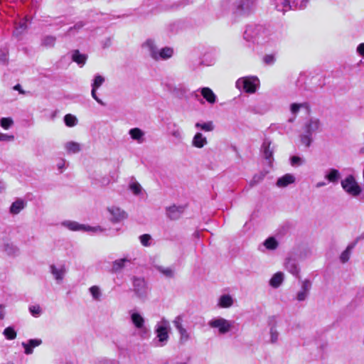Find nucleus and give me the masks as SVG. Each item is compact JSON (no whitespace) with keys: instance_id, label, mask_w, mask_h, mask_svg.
<instances>
[{"instance_id":"23","label":"nucleus","mask_w":364,"mask_h":364,"mask_svg":"<svg viewBox=\"0 0 364 364\" xmlns=\"http://www.w3.org/2000/svg\"><path fill=\"white\" fill-rule=\"evenodd\" d=\"M42 343L41 339H30L27 343H22V346L24 348V353L26 355H31L33 353V348L40 346Z\"/></svg>"},{"instance_id":"43","label":"nucleus","mask_w":364,"mask_h":364,"mask_svg":"<svg viewBox=\"0 0 364 364\" xmlns=\"http://www.w3.org/2000/svg\"><path fill=\"white\" fill-rule=\"evenodd\" d=\"M84 26V23L82 22H77L74 25V26L70 27L66 35L70 36L75 34V32H77L80 28H82Z\"/></svg>"},{"instance_id":"33","label":"nucleus","mask_w":364,"mask_h":364,"mask_svg":"<svg viewBox=\"0 0 364 364\" xmlns=\"http://www.w3.org/2000/svg\"><path fill=\"white\" fill-rule=\"evenodd\" d=\"M269 342L276 343L279 340V333L275 324L272 325L269 328Z\"/></svg>"},{"instance_id":"6","label":"nucleus","mask_w":364,"mask_h":364,"mask_svg":"<svg viewBox=\"0 0 364 364\" xmlns=\"http://www.w3.org/2000/svg\"><path fill=\"white\" fill-rule=\"evenodd\" d=\"M62 225L72 231L87 232H91L92 234L103 233L104 232L106 231V229L102 228L100 226L91 227L90 225L80 224L77 222L71 220L63 221L62 223Z\"/></svg>"},{"instance_id":"3","label":"nucleus","mask_w":364,"mask_h":364,"mask_svg":"<svg viewBox=\"0 0 364 364\" xmlns=\"http://www.w3.org/2000/svg\"><path fill=\"white\" fill-rule=\"evenodd\" d=\"M169 322L166 319L163 318L156 323L154 331L156 333L157 346L162 347L167 343L169 338Z\"/></svg>"},{"instance_id":"50","label":"nucleus","mask_w":364,"mask_h":364,"mask_svg":"<svg viewBox=\"0 0 364 364\" xmlns=\"http://www.w3.org/2000/svg\"><path fill=\"white\" fill-rule=\"evenodd\" d=\"M275 60H276L275 56L272 54L265 55L263 57V62L266 65H273L274 63Z\"/></svg>"},{"instance_id":"28","label":"nucleus","mask_w":364,"mask_h":364,"mask_svg":"<svg viewBox=\"0 0 364 364\" xmlns=\"http://www.w3.org/2000/svg\"><path fill=\"white\" fill-rule=\"evenodd\" d=\"M132 139L136 141L139 144H141L144 141V132L139 128L131 129L129 132Z\"/></svg>"},{"instance_id":"10","label":"nucleus","mask_w":364,"mask_h":364,"mask_svg":"<svg viewBox=\"0 0 364 364\" xmlns=\"http://www.w3.org/2000/svg\"><path fill=\"white\" fill-rule=\"evenodd\" d=\"M49 269L58 284L62 283L68 272V268L63 262L52 264L49 266Z\"/></svg>"},{"instance_id":"11","label":"nucleus","mask_w":364,"mask_h":364,"mask_svg":"<svg viewBox=\"0 0 364 364\" xmlns=\"http://www.w3.org/2000/svg\"><path fill=\"white\" fill-rule=\"evenodd\" d=\"M312 283L310 279H305L300 281V289L296 294V299L298 301H304L309 297L311 289Z\"/></svg>"},{"instance_id":"24","label":"nucleus","mask_w":364,"mask_h":364,"mask_svg":"<svg viewBox=\"0 0 364 364\" xmlns=\"http://www.w3.org/2000/svg\"><path fill=\"white\" fill-rule=\"evenodd\" d=\"M262 150L266 159L271 160L274 153V149L272 146V142L268 139H265L262 145Z\"/></svg>"},{"instance_id":"9","label":"nucleus","mask_w":364,"mask_h":364,"mask_svg":"<svg viewBox=\"0 0 364 364\" xmlns=\"http://www.w3.org/2000/svg\"><path fill=\"white\" fill-rule=\"evenodd\" d=\"M132 290L136 296L142 299L146 297L148 287L144 278L134 277L132 278Z\"/></svg>"},{"instance_id":"35","label":"nucleus","mask_w":364,"mask_h":364,"mask_svg":"<svg viewBox=\"0 0 364 364\" xmlns=\"http://www.w3.org/2000/svg\"><path fill=\"white\" fill-rule=\"evenodd\" d=\"M3 334L8 340H14L16 338V332L12 326L6 328L4 330Z\"/></svg>"},{"instance_id":"16","label":"nucleus","mask_w":364,"mask_h":364,"mask_svg":"<svg viewBox=\"0 0 364 364\" xmlns=\"http://www.w3.org/2000/svg\"><path fill=\"white\" fill-rule=\"evenodd\" d=\"M141 48L149 53L151 58H154L159 49L156 41L152 38L146 39L141 44Z\"/></svg>"},{"instance_id":"46","label":"nucleus","mask_w":364,"mask_h":364,"mask_svg":"<svg viewBox=\"0 0 364 364\" xmlns=\"http://www.w3.org/2000/svg\"><path fill=\"white\" fill-rule=\"evenodd\" d=\"M158 270L166 277H173V270L169 267H159Z\"/></svg>"},{"instance_id":"5","label":"nucleus","mask_w":364,"mask_h":364,"mask_svg":"<svg viewBox=\"0 0 364 364\" xmlns=\"http://www.w3.org/2000/svg\"><path fill=\"white\" fill-rule=\"evenodd\" d=\"M259 85V80L257 77L250 76L239 78L235 82V87L242 90L247 93H255Z\"/></svg>"},{"instance_id":"64","label":"nucleus","mask_w":364,"mask_h":364,"mask_svg":"<svg viewBox=\"0 0 364 364\" xmlns=\"http://www.w3.org/2000/svg\"><path fill=\"white\" fill-rule=\"evenodd\" d=\"M176 209V206H172L168 208L169 211H174Z\"/></svg>"},{"instance_id":"19","label":"nucleus","mask_w":364,"mask_h":364,"mask_svg":"<svg viewBox=\"0 0 364 364\" xmlns=\"http://www.w3.org/2000/svg\"><path fill=\"white\" fill-rule=\"evenodd\" d=\"M26 206V202L21 199L18 198L14 203H11L9 208V213L11 215H17L21 210H23Z\"/></svg>"},{"instance_id":"55","label":"nucleus","mask_w":364,"mask_h":364,"mask_svg":"<svg viewBox=\"0 0 364 364\" xmlns=\"http://www.w3.org/2000/svg\"><path fill=\"white\" fill-rule=\"evenodd\" d=\"M356 52L364 58V43H361L357 46Z\"/></svg>"},{"instance_id":"22","label":"nucleus","mask_w":364,"mask_h":364,"mask_svg":"<svg viewBox=\"0 0 364 364\" xmlns=\"http://www.w3.org/2000/svg\"><path fill=\"white\" fill-rule=\"evenodd\" d=\"M200 94L209 104L213 105L216 102L217 96L210 88L207 87L201 88Z\"/></svg>"},{"instance_id":"51","label":"nucleus","mask_w":364,"mask_h":364,"mask_svg":"<svg viewBox=\"0 0 364 364\" xmlns=\"http://www.w3.org/2000/svg\"><path fill=\"white\" fill-rule=\"evenodd\" d=\"M304 163V160L297 156H294L291 158V164L294 166H301Z\"/></svg>"},{"instance_id":"25","label":"nucleus","mask_w":364,"mask_h":364,"mask_svg":"<svg viewBox=\"0 0 364 364\" xmlns=\"http://www.w3.org/2000/svg\"><path fill=\"white\" fill-rule=\"evenodd\" d=\"M234 300L230 294H223L218 298V306L220 308L228 309L233 305Z\"/></svg>"},{"instance_id":"49","label":"nucleus","mask_w":364,"mask_h":364,"mask_svg":"<svg viewBox=\"0 0 364 364\" xmlns=\"http://www.w3.org/2000/svg\"><path fill=\"white\" fill-rule=\"evenodd\" d=\"M29 311L31 314L35 317L39 316L41 314V309L38 305L31 306L29 307Z\"/></svg>"},{"instance_id":"13","label":"nucleus","mask_w":364,"mask_h":364,"mask_svg":"<svg viewBox=\"0 0 364 364\" xmlns=\"http://www.w3.org/2000/svg\"><path fill=\"white\" fill-rule=\"evenodd\" d=\"M174 53V50L171 47H164L158 49L156 55L152 58L156 61L167 60L170 59Z\"/></svg>"},{"instance_id":"41","label":"nucleus","mask_w":364,"mask_h":364,"mask_svg":"<svg viewBox=\"0 0 364 364\" xmlns=\"http://www.w3.org/2000/svg\"><path fill=\"white\" fill-rule=\"evenodd\" d=\"M312 135L309 133H304L301 136V143L305 145L306 147L310 146L311 142H312Z\"/></svg>"},{"instance_id":"4","label":"nucleus","mask_w":364,"mask_h":364,"mask_svg":"<svg viewBox=\"0 0 364 364\" xmlns=\"http://www.w3.org/2000/svg\"><path fill=\"white\" fill-rule=\"evenodd\" d=\"M341 186L343 191L352 197L356 198L362 193V188L352 174L341 180Z\"/></svg>"},{"instance_id":"45","label":"nucleus","mask_w":364,"mask_h":364,"mask_svg":"<svg viewBox=\"0 0 364 364\" xmlns=\"http://www.w3.org/2000/svg\"><path fill=\"white\" fill-rule=\"evenodd\" d=\"M264 176H265V174L264 173H259L258 174H255L250 183V186H253L259 183L264 179Z\"/></svg>"},{"instance_id":"29","label":"nucleus","mask_w":364,"mask_h":364,"mask_svg":"<svg viewBox=\"0 0 364 364\" xmlns=\"http://www.w3.org/2000/svg\"><path fill=\"white\" fill-rule=\"evenodd\" d=\"M284 281V274L281 272L275 273L269 280V285L273 288H278Z\"/></svg>"},{"instance_id":"40","label":"nucleus","mask_w":364,"mask_h":364,"mask_svg":"<svg viewBox=\"0 0 364 364\" xmlns=\"http://www.w3.org/2000/svg\"><path fill=\"white\" fill-rule=\"evenodd\" d=\"M309 105L307 103H293L290 106L291 112L296 115L301 108H308Z\"/></svg>"},{"instance_id":"53","label":"nucleus","mask_w":364,"mask_h":364,"mask_svg":"<svg viewBox=\"0 0 364 364\" xmlns=\"http://www.w3.org/2000/svg\"><path fill=\"white\" fill-rule=\"evenodd\" d=\"M127 262H129V261L126 259H122L117 262L115 261V271L117 269H120L122 267H124L125 266V264Z\"/></svg>"},{"instance_id":"44","label":"nucleus","mask_w":364,"mask_h":364,"mask_svg":"<svg viewBox=\"0 0 364 364\" xmlns=\"http://www.w3.org/2000/svg\"><path fill=\"white\" fill-rule=\"evenodd\" d=\"M13 123L12 119L9 117H4L0 120L1 126L5 129H9Z\"/></svg>"},{"instance_id":"21","label":"nucleus","mask_w":364,"mask_h":364,"mask_svg":"<svg viewBox=\"0 0 364 364\" xmlns=\"http://www.w3.org/2000/svg\"><path fill=\"white\" fill-rule=\"evenodd\" d=\"M285 269L294 276L298 277L299 274V268L295 259L288 258L284 263Z\"/></svg>"},{"instance_id":"12","label":"nucleus","mask_w":364,"mask_h":364,"mask_svg":"<svg viewBox=\"0 0 364 364\" xmlns=\"http://www.w3.org/2000/svg\"><path fill=\"white\" fill-rule=\"evenodd\" d=\"M322 129V123L317 118H311L304 124V132L314 134L321 132Z\"/></svg>"},{"instance_id":"14","label":"nucleus","mask_w":364,"mask_h":364,"mask_svg":"<svg viewBox=\"0 0 364 364\" xmlns=\"http://www.w3.org/2000/svg\"><path fill=\"white\" fill-rule=\"evenodd\" d=\"M105 82V78L100 75H97L95 76L93 82L91 85L92 90L91 95L92 97L100 105H105V103L97 96V90Z\"/></svg>"},{"instance_id":"60","label":"nucleus","mask_w":364,"mask_h":364,"mask_svg":"<svg viewBox=\"0 0 364 364\" xmlns=\"http://www.w3.org/2000/svg\"><path fill=\"white\" fill-rule=\"evenodd\" d=\"M326 185V183L324 182V181H320V182H318L316 184V187L317 188H321L323 186H325Z\"/></svg>"},{"instance_id":"54","label":"nucleus","mask_w":364,"mask_h":364,"mask_svg":"<svg viewBox=\"0 0 364 364\" xmlns=\"http://www.w3.org/2000/svg\"><path fill=\"white\" fill-rule=\"evenodd\" d=\"M96 364H114V361L112 359L101 358L98 360Z\"/></svg>"},{"instance_id":"7","label":"nucleus","mask_w":364,"mask_h":364,"mask_svg":"<svg viewBox=\"0 0 364 364\" xmlns=\"http://www.w3.org/2000/svg\"><path fill=\"white\" fill-rule=\"evenodd\" d=\"M131 321L136 329L138 331V334L141 338H146L150 334V330L145 325V318L141 314L136 311H131L129 312Z\"/></svg>"},{"instance_id":"48","label":"nucleus","mask_w":364,"mask_h":364,"mask_svg":"<svg viewBox=\"0 0 364 364\" xmlns=\"http://www.w3.org/2000/svg\"><path fill=\"white\" fill-rule=\"evenodd\" d=\"M350 255V248L348 247L345 250L340 256V259L343 263L348 261Z\"/></svg>"},{"instance_id":"15","label":"nucleus","mask_w":364,"mask_h":364,"mask_svg":"<svg viewBox=\"0 0 364 364\" xmlns=\"http://www.w3.org/2000/svg\"><path fill=\"white\" fill-rule=\"evenodd\" d=\"M254 0H240L235 3L233 10L238 14L248 12L252 7Z\"/></svg>"},{"instance_id":"59","label":"nucleus","mask_w":364,"mask_h":364,"mask_svg":"<svg viewBox=\"0 0 364 364\" xmlns=\"http://www.w3.org/2000/svg\"><path fill=\"white\" fill-rule=\"evenodd\" d=\"M0 61L6 63L7 61V56L6 53H1L0 55Z\"/></svg>"},{"instance_id":"39","label":"nucleus","mask_w":364,"mask_h":364,"mask_svg":"<svg viewBox=\"0 0 364 364\" xmlns=\"http://www.w3.org/2000/svg\"><path fill=\"white\" fill-rule=\"evenodd\" d=\"M64 122L66 126L71 127L77 124V119L74 115L68 114L64 117Z\"/></svg>"},{"instance_id":"30","label":"nucleus","mask_w":364,"mask_h":364,"mask_svg":"<svg viewBox=\"0 0 364 364\" xmlns=\"http://www.w3.org/2000/svg\"><path fill=\"white\" fill-rule=\"evenodd\" d=\"M65 148L69 154L78 153L81 149L80 144L75 141L67 142L65 144Z\"/></svg>"},{"instance_id":"63","label":"nucleus","mask_w":364,"mask_h":364,"mask_svg":"<svg viewBox=\"0 0 364 364\" xmlns=\"http://www.w3.org/2000/svg\"><path fill=\"white\" fill-rule=\"evenodd\" d=\"M4 318V307L3 306L0 305V319H2Z\"/></svg>"},{"instance_id":"20","label":"nucleus","mask_w":364,"mask_h":364,"mask_svg":"<svg viewBox=\"0 0 364 364\" xmlns=\"http://www.w3.org/2000/svg\"><path fill=\"white\" fill-rule=\"evenodd\" d=\"M295 181L296 178L294 175L287 173L277 179L276 185L279 188H285L289 185L294 183Z\"/></svg>"},{"instance_id":"26","label":"nucleus","mask_w":364,"mask_h":364,"mask_svg":"<svg viewBox=\"0 0 364 364\" xmlns=\"http://www.w3.org/2000/svg\"><path fill=\"white\" fill-rule=\"evenodd\" d=\"M207 144L206 137L200 132H197L192 139V146L198 149L204 147Z\"/></svg>"},{"instance_id":"34","label":"nucleus","mask_w":364,"mask_h":364,"mask_svg":"<svg viewBox=\"0 0 364 364\" xmlns=\"http://www.w3.org/2000/svg\"><path fill=\"white\" fill-rule=\"evenodd\" d=\"M127 217L128 214L124 210L115 208V223L124 220Z\"/></svg>"},{"instance_id":"37","label":"nucleus","mask_w":364,"mask_h":364,"mask_svg":"<svg viewBox=\"0 0 364 364\" xmlns=\"http://www.w3.org/2000/svg\"><path fill=\"white\" fill-rule=\"evenodd\" d=\"M89 291L91 294L94 300L100 301L102 292L98 286H92L89 289Z\"/></svg>"},{"instance_id":"2","label":"nucleus","mask_w":364,"mask_h":364,"mask_svg":"<svg viewBox=\"0 0 364 364\" xmlns=\"http://www.w3.org/2000/svg\"><path fill=\"white\" fill-rule=\"evenodd\" d=\"M208 325L218 335L223 336L232 331L234 321L221 316H216L209 320Z\"/></svg>"},{"instance_id":"47","label":"nucleus","mask_w":364,"mask_h":364,"mask_svg":"<svg viewBox=\"0 0 364 364\" xmlns=\"http://www.w3.org/2000/svg\"><path fill=\"white\" fill-rule=\"evenodd\" d=\"M309 2V0H294V7L299 8V9H305L308 4Z\"/></svg>"},{"instance_id":"52","label":"nucleus","mask_w":364,"mask_h":364,"mask_svg":"<svg viewBox=\"0 0 364 364\" xmlns=\"http://www.w3.org/2000/svg\"><path fill=\"white\" fill-rule=\"evenodd\" d=\"M14 140V135L0 133V141H11Z\"/></svg>"},{"instance_id":"18","label":"nucleus","mask_w":364,"mask_h":364,"mask_svg":"<svg viewBox=\"0 0 364 364\" xmlns=\"http://www.w3.org/2000/svg\"><path fill=\"white\" fill-rule=\"evenodd\" d=\"M277 11L285 12L294 7V0H273Z\"/></svg>"},{"instance_id":"17","label":"nucleus","mask_w":364,"mask_h":364,"mask_svg":"<svg viewBox=\"0 0 364 364\" xmlns=\"http://www.w3.org/2000/svg\"><path fill=\"white\" fill-rule=\"evenodd\" d=\"M341 175L340 171L336 168H329L327 170L324 175V178L327 180L329 183H332L334 184L338 183L339 180L341 179Z\"/></svg>"},{"instance_id":"57","label":"nucleus","mask_w":364,"mask_h":364,"mask_svg":"<svg viewBox=\"0 0 364 364\" xmlns=\"http://www.w3.org/2000/svg\"><path fill=\"white\" fill-rule=\"evenodd\" d=\"M57 168L60 172H63L65 168V161L64 159H60L57 164Z\"/></svg>"},{"instance_id":"32","label":"nucleus","mask_w":364,"mask_h":364,"mask_svg":"<svg viewBox=\"0 0 364 364\" xmlns=\"http://www.w3.org/2000/svg\"><path fill=\"white\" fill-rule=\"evenodd\" d=\"M195 127L208 132H212L215 128L213 122L212 121H208L203 123L196 122L195 124Z\"/></svg>"},{"instance_id":"8","label":"nucleus","mask_w":364,"mask_h":364,"mask_svg":"<svg viewBox=\"0 0 364 364\" xmlns=\"http://www.w3.org/2000/svg\"><path fill=\"white\" fill-rule=\"evenodd\" d=\"M183 315L177 316L173 321V326L179 334V343L183 345L192 338V335L191 333L183 326Z\"/></svg>"},{"instance_id":"1","label":"nucleus","mask_w":364,"mask_h":364,"mask_svg":"<svg viewBox=\"0 0 364 364\" xmlns=\"http://www.w3.org/2000/svg\"><path fill=\"white\" fill-rule=\"evenodd\" d=\"M243 38L254 45L271 47L279 41L280 34L272 27L249 26L244 32Z\"/></svg>"},{"instance_id":"36","label":"nucleus","mask_w":364,"mask_h":364,"mask_svg":"<svg viewBox=\"0 0 364 364\" xmlns=\"http://www.w3.org/2000/svg\"><path fill=\"white\" fill-rule=\"evenodd\" d=\"M56 38L53 36H46L42 39V45L47 48H52L55 43Z\"/></svg>"},{"instance_id":"27","label":"nucleus","mask_w":364,"mask_h":364,"mask_svg":"<svg viewBox=\"0 0 364 364\" xmlns=\"http://www.w3.org/2000/svg\"><path fill=\"white\" fill-rule=\"evenodd\" d=\"M71 58L73 61L77 63L80 67H82L86 63L87 56L85 54L80 53L78 50H74L72 52Z\"/></svg>"},{"instance_id":"62","label":"nucleus","mask_w":364,"mask_h":364,"mask_svg":"<svg viewBox=\"0 0 364 364\" xmlns=\"http://www.w3.org/2000/svg\"><path fill=\"white\" fill-rule=\"evenodd\" d=\"M110 182V180L109 178H103L101 183L103 186L109 184Z\"/></svg>"},{"instance_id":"42","label":"nucleus","mask_w":364,"mask_h":364,"mask_svg":"<svg viewBox=\"0 0 364 364\" xmlns=\"http://www.w3.org/2000/svg\"><path fill=\"white\" fill-rule=\"evenodd\" d=\"M139 240L143 246L149 247L151 245V236L149 234H144L139 237Z\"/></svg>"},{"instance_id":"61","label":"nucleus","mask_w":364,"mask_h":364,"mask_svg":"<svg viewBox=\"0 0 364 364\" xmlns=\"http://www.w3.org/2000/svg\"><path fill=\"white\" fill-rule=\"evenodd\" d=\"M6 188V184L4 181H0V193L4 191Z\"/></svg>"},{"instance_id":"31","label":"nucleus","mask_w":364,"mask_h":364,"mask_svg":"<svg viewBox=\"0 0 364 364\" xmlns=\"http://www.w3.org/2000/svg\"><path fill=\"white\" fill-rule=\"evenodd\" d=\"M263 245L268 250H275L278 247L279 243L274 237H269L264 241Z\"/></svg>"},{"instance_id":"56","label":"nucleus","mask_w":364,"mask_h":364,"mask_svg":"<svg viewBox=\"0 0 364 364\" xmlns=\"http://www.w3.org/2000/svg\"><path fill=\"white\" fill-rule=\"evenodd\" d=\"M171 135L177 139H181L183 137L182 132L179 129L173 130L171 132Z\"/></svg>"},{"instance_id":"38","label":"nucleus","mask_w":364,"mask_h":364,"mask_svg":"<svg viewBox=\"0 0 364 364\" xmlns=\"http://www.w3.org/2000/svg\"><path fill=\"white\" fill-rule=\"evenodd\" d=\"M129 187L132 192L136 196L140 195L142 192L141 186L136 181H132L130 183Z\"/></svg>"},{"instance_id":"58","label":"nucleus","mask_w":364,"mask_h":364,"mask_svg":"<svg viewBox=\"0 0 364 364\" xmlns=\"http://www.w3.org/2000/svg\"><path fill=\"white\" fill-rule=\"evenodd\" d=\"M14 89L15 90H18L19 92V93H21V94H25L26 93V92L21 88V86L19 84L16 85L14 87Z\"/></svg>"}]
</instances>
